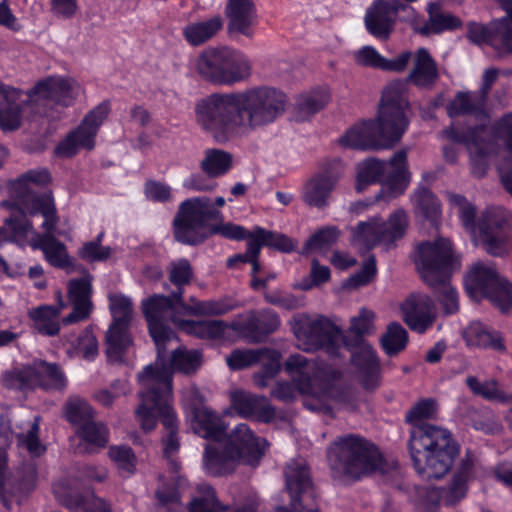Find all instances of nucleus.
I'll return each mask as SVG.
<instances>
[{
	"label": "nucleus",
	"instance_id": "nucleus-64",
	"mask_svg": "<svg viewBox=\"0 0 512 512\" xmlns=\"http://www.w3.org/2000/svg\"><path fill=\"white\" fill-rule=\"evenodd\" d=\"M200 168L209 178H217L224 174V150L207 149Z\"/></svg>",
	"mask_w": 512,
	"mask_h": 512
},
{
	"label": "nucleus",
	"instance_id": "nucleus-1",
	"mask_svg": "<svg viewBox=\"0 0 512 512\" xmlns=\"http://www.w3.org/2000/svg\"><path fill=\"white\" fill-rule=\"evenodd\" d=\"M436 412V401L423 398L405 416L406 423L412 426L408 450L413 467L426 481L441 479L448 474L460 453V446L449 430L423 422L432 419Z\"/></svg>",
	"mask_w": 512,
	"mask_h": 512
},
{
	"label": "nucleus",
	"instance_id": "nucleus-17",
	"mask_svg": "<svg viewBox=\"0 0 512 512\" xmlns=\"http://www.w3.org/2000/svg\"><path fill=\"white\" fill-rule=\"evenodd\" d=\"M506 17L495 19L489 25L469 22L467 38L475 44H487L506 53H512V0H499Z\"/></svg>",
	"mask_w": 512,
	"mask_h": 512
},
{
	"label": "nucleus",
	"instance_id": "nucleus-50",
	"mask_svg": "<svg viewBox=\"0 0 512 512\" xmlns=\"http://www.w3.org/2000/svg\"><path fill=\"white\" fill-rule=\"evenodd\" d=\"M382 241L385 244H393L402 239L409 225V219L403 208L393 211L386 221L379 218Z\"/></svg>",
	"mask_w": 512,
	"mask_h": 512
},
{
	"label": "nucleus",
	"instance_id": "nucleus-48",
	"mask_svg": "<svg viewBox=\"0 0 512 512\" xmlns=\"http://www.w3.org/2000/svg\"><path fill=\"white\" fill-rule=\"evenodd\" d=\"M428 16V21L419 30L420 34L425 36L453 31L462 26V21L458 17L442 13L433 3L429 5Z\"/></svg>",
	"mask_w": 512,
	"mask_h": 512
},
{
	"label": "nucleus",
	"instance_id": "nucleus-59",
	"mask_svg": "<svg viewBox=\"0 0 512 512\" xmlns=\"http://www.w3.org/2000/svg\"><path fill=\"white\" fill-rule=\"evenodd\" d=\"M408 343V332L398 322L388 324L381 338V345L388 356H395L403 351Z\"/></svg>",
	"mask_w": 512,
	"mask_h": 512
},
{
	"label": "nucleus",
	"instance_id": "nucleus-57",
	"mask_svg": "<svg viewBox=\"0 0 512 512\" xmlns=\"http://www.w3.org/2000/svg\"><path fill=\"white\" fill-rule=\"evenodd\" d=\"M63 410L66 421L75 429L93 420L95 416L92 406L81 398L68 399Z\"/></svg>",
	"mask_w": 512,
	"mask_h": 512
},
{
	"label": "nucleus",
	"instance_id": "nucleus-27",
	"mask_svg": "<svg viewBox=\"0 0 512 512\" xmlns=\"http://www.w3.org/2000/svg\"><path fill=\"white\" fill-rule=\"evenodd\" d=\"M195 115L197 123L217 142L224 141V94L214 93L199 100Z\"/></svg>",
	"mask_w": 512,
	"mask_h": 512
},
{
	"label": "nucleus",
	"instance_id": "nucleus-11",
	"mask_svg": "<svg viewBox=\"0 0 512 512\" xmlns=\"http://www.w3.org/2000/svg\"><path fill=\"white\" fill-rule=\"evenodd\" d=\"M2 381L5 388L21 392L36 389L62 392L68 386V378L60 364L41 359L31 365L6 371Z\"/></svg>",
	"mask_w": 512,
	"mask_h": 512
},
{
	"label": "nucleus",
	"instance_id": "nucleus-24",
	"mask_svg": "<svg viewBox=\"0 0 512 512\" xmlns=\"http://www.w3.org/2000/svg\"><path fill=\"white\" fill-rule=\"evenodd\" d=\"M400 310L404 323L419 334L425 333L436 320L434 302L426 294L409 295L401 304Z\"/></svg>",
	"mask_w": 512,
	"mask_h": 512
},
{
	"label": "nucleus",
	"instance_id": "nucleus-30",
	"mask_svg": "<svg viewBox=\"0 0 512 512\" xmlns=\"http://www.w3.org/2000/svg\"><path fill=\"white\" fill-rule=\"evenodd\" d=\"M339 181V175L331 170H324L314 174L305 184L302 200L317 209H324L329 205L333 190Z\"/></svg>",
	"mask_w": 512,
	"mask_h": 512
},
{
	"label": "nucleus",
	"instance_id": "nucleus-31",
	"mask_svg": "<svg viewBox=\"0 0 512 512\" xmlns=\"http://www.w3.org/2000/svg\"><path fill=\"white\" fill-rule=\"evenodd\" d=\"M56 229L34 232L30 246L43 252L46 261L53 267L66 269L72 265V260L63 242L55 237Z\"/></svg>",
	"mask_w": 512,
	"mask_h": 512
},
{
	"label": "nucleus",
	"instance_id": "nucleus-58",
	"mask_svg": "<svg viewBox=\"0 0 512 512\" xmlns=\"http://www.w3.org/2000/svg\"><path fill=\"white\" fill-rule=\"evenodd\" d=\"M202 364V353L198 350H187L185 347L175 349L170 358V365L174 371L184 374L195 373Z\"/></svg>",
	"mask_w": 512,
	"mask_h": 512
},
{
	"label": "nucleus",
	"instance_id": "nucleus-37",
	"mask_svg": "<svg viewBox=\"0 0 512 512\" xmlns=\"http://www.w3.org/2000/svg\"><path fill=\"white\" fill-rule=\"evenodd\" d=\"M196 71L205 81L224 84V46L204 49L196 59Z\"/></svg>",
	"mask_w": 512,
	"mask_h": 512
},
{
	"label": "nucleus",
	"instance_id": "nucleus-39",
	"mask_svg": "<svg viewBox=\"0 0 512 512\" xmlns=\"http://www.w3.org/2000/svg\"><path fill=\"white\" fill-rule=\"evenodd\" d=\"M330 101L326 87H315L295 98L293 113L297 122H304L324 109Z\"/></svg>",
	"mask_w": 512,
	"mask_h": 512
},
{
	"label": "nucleus",
	"instance_id": "nucleus-18",
	"mask_svg": "<svg viewBox=\"0 0 512 512\" xmlns=\"http://www.w3.org/2000/svg\"><path fill=\"white\" fill-rule=\"evenodd\" d=\"M266 446V440L256 436L246 423L237 424L229 434L226 432V462L237 459L255 468L259 466Z\"/></svg>",
	"mask_w": 512,
	"mask_h": 512
},
{
	"label": "nucleus",
	"instance_id": "nucleus-9",
	"mask_svg": "<svg viewBox=\"0 0 512 512\" xmlns=\"http://www.w3.org/2000/svg\"><path fill=\"white\" fill-rule=\"evenodd\" d=\"M459 209V218L466 230L479 233L484 250L492 256L503 257L508 253L512 240V216L499 208H486L477 218L475 205L460 194L450 197Z\"/></svg>",
	"mask_w": 512,
	"mask_h": 512
},
{
	"label": "nucleus",
	"instance_id": "nucleus-49",
	"mask_svg": "<svg viewBox=\"0 0 512 512\" xmlns=\"http://www.w3.org/2000/svg\"><path fill=\"white\" fill-rule=\"evenodd\" d=\"M261 351V366L253 374V383L259 388H264L280 372L282 356L278 350L272 348L263 347Z\"/></svg>",
	"mask_w": 512,
	"mask_h": 512
},
{
	"label": "nucleus",
	"instance_id": "nucleus-4",
	"mask_svg": "<svg viewBox=\"0 0 512 512\" xmlns=\"http://www.w3.org/2000/svg\"><path fill=\"white\" fill-rule=\"evenodd\" d=\"M140 403L135 411L141 428L150 432L160 420L167 434L161 438L163 457L170 459L180 449L179 420L172 407V377L165 368L147 365L138 374Z\"/></svg>",
	"mask_w": 512,
	"mask_h": 512
},
{
	"label": "nucleus",
	"instance_id": "nucleus-26",
	"mask_svg": "<svg viewBox=\"0 0 512 512\" xmlns=\"http://www.w3.org/2000/svg\"><path fill=\"white\" fill-rule=\"evenodd\" d=\"M6 463L0 453V503L7 510L12 508L14 501L27 496L36 487L37 471L34 467L25 470L17 478L6 477Z\"/></svg>",
	"mask_w": 512,
	"mask_h": 512
},
{
	"label": "nucleus",
	"instance_id": "nucleus-29",
	"mask_svg": "<svg viewBox=\"0 0 512 512\" xmlns=\"http://www.w3.org/2000/svg\"><path fill=\"white\" fill-rule=\"evenodd\" d=\"M231 408L243 418L269 423L275 417V408L264 396H257L245 391L231 393Z\"/></svg>",
	"mask_w": 512,
	"mask_h": 512
},
{
	"label": "nucleus",
	"instance_id": "nucleus-8",
	"mask_svg": "<svg viewBox=\"0 0 512 512\" xmlns=\"http://www.w3.org/2000/svg\"><path fill=\"white\" fill-rule=\"evenodd\" d=\"M327 459L332 477L339 480H361L385 464L378 446L355 434L338 437L327 449Z\"/></svg>",
	"mask_w": 512,
	"mask_h": 512
},
{
	"label": "nucleus",
	"instance_id": "nucleus-61",
	"mask_svg": "<svg viewBox=\"0 0 512 512\" xmlns=\"http://www.w3.org/2000/svg\"><path fill=\"white\" fill-rule=\"evenodd\" d=\"M340 236L336 226H325L316 230L305 242L303 253L328 249L334 245Z\"/></svg>",
	"mask_w": 512,
	"mask_h": 512
},
{
	"label": "nucleus",
	"instance_id": "nucleus-51",
	"mask_svg": "<svg viewBox=\"0 0 512 512\" xmlns=\"http://www.w3.org/2000/svg\"><path fill=\"white\" fill-rule=\"evenodd\" d=\"M415 211L432 225L441 215V205L436 195L427 187H419L413 195Z\"/></svg>",
	"mask_w": 512,
	"mask_h": 512
},
{
	"label": "nucleus",
	"instance_id": "nucleus-38",
	"mask_svg": "<svg viewBox=\"0 0 512 512\" xmlns=\"http://www.w3.org/2000/svg\"><path fill=\"white\" fill-rule=\"evenodd\" d=\"M410 58L411 53L405 51L393 59H387L372 46H364L355 54V60L359 65L393 72L404 71Z\"/></svg>",
	"mask_w": 512,
	"mask_h": 512
},
{
	"label": "nucleus",
	"instance_id": "nucleus-44",
	"mask_svg": "<svg viewBox=\"0 0 512 512\" xmlns=\"http://www.w3.org/2000/svg\"><path fill=\"white\" fill-rule=\"evenodd\" d=\"M486 102L478 95L472 100L470 92L459 91L454 99L446 106L447 115L455 118L464 115H474L477 118H487Z\"/></svg>",
	"mask_w": 512,
	"mask_h": 512
},
{
	"label": "nucleus",
	"instance_id": "nucleus-20",
	"mask_svg": "<svg viewBox=\"0 0 512 512\" xmlns=\"http://www.w3.org/2000/svg\"><path fill=\"white\" fill-rule=\"evenodd\" d=\"M52 490L59 504L69 512H112L111 505L94 491L74 488L67 479L54 483Z\"/></svg>",
	"mask_w": 512,
	"mask_h": 512
},
{
	"label": "nucleus",
	"instance_id": "nucleus-62",
	"mask_svg": "<svg viewBox=\"0 0 512 512\" xmlns=\"http://www.w3.org/2000/svg\"><path fill=\"white\" fill-rule=\"evenodd\" d=\"M261 348L234 349L226 357V365L233 371L243 370L261 362Z\"/></svg>",
	"mask_w": 512,
	"mask_h": 512
},
{
	"label": "nucleus",
	"instance_id": "nucleus-41",
	"mask_svg": "<svg viewBox=\"0 0 512 512\" xmlns=\"http://www.w3.org/2000/svg\"><path fill=\"white\" fill-rule=\"evenodd\" d=\"M222 28V18L214 16L203 21L188 23L183 27L182 35L191 47H199L210 41Z\"/></svg>",
	"mask_w": 512,
	"mask_h": 512
},
{
	"label": "nucleus",
	"instance_id": "nucleus-45",
	"mask_svg": "<svg viewBox=\"0 0 512 512\" xmlns=\"http://www.w3.org/2000/svg\"><path fill=\"white\" fill-rule=\"evenodd\" d=\"M387 172V163L377 158H368L357 166L355 189L363 192L370 185L381 184L382 178Z\"/></svg>",
	"mask_w": 512,
	"mask_h": 512
},
{
	"label": "nucleus",
	"instance_id": "nucleus-32",
	"mask_svg": "<svg viewBox=\"0 0 512 512\" xmlns=\"http://www.w3.org/2000/svg\"><path fill=\"white\" fill-rule=\"evenodd\" d=\"M23 199L19 203L27 215L43 217L41 228L43 231L56 229L59 222V216L51 191L43 193H28L26 195H19Z\"/></svg>",
	"mask_w": 512,
	"mask_h": 512
},
{
	"label": "nucleus",
	"instance_id": "nucleus-55",
	"mask_svg": "<svg viewBox=\"0 0 512 512\" xmlns=\"http://www.w3.org/2000/svg\"><path fill=\"white\" fill-rule=\"evenodd\" d=\"M465 339L469 346L492 349L498 352L506 349L504 340L498 332L488 331L481 326L470 327L465 333Z\"/></svg>",
	"mask_w": 512,
	"mask_h": 512
},
{
	"label": "nucleus",
	"instance_id": "nucleus-12",
	"mask_svg": "<svg viewBox=\"0 0 512 512\" xmlns=\"http://www.w3.org/2000/svg\"><path fill=\"white\" fill-rule=\"evenodd\" d=\"M110 112L111 102L108 99L89 110L78 126L70 130L54 147V155L62 159H71L81 150L92 151L99 130Z\"/></svg>",
	"mask_w": 512,
	"mask_h": 512
},
{
	"label": "nucleus",
	"instance_id": "nucleus-60",
	"mask_svg": "<svg viewBox=\"0 0 512 512\" xmlns=\"http://www.w3.org/2000/svg\"><path fill=\"white\" fill-rule=\"evenodd\" d=\"M353 241L366 249H372L383 243L379 218H372L367 222H359L353 229Z\"/></svg>",
	"mask_w": 512,
	"mask_h": 512
},
{
	"label": "nucleus",
	"instance_id": "nucleus-19",
	"mask_svg": "<svg viewBox=\"0 0 512 512\" xmlns=\"http://www.w3.org/2000/svg\"><path fill=\"white\" fill-rule=\"evenodd\" d=\"M400 12H414L401 0H375L366 9L364 24L367 32L379 40H388L394 30Z\"/></svg>",
	"mask_w": 512,
	"mask_h": 512
},
{
	"label": "nucleus",
	"instance_id": "nucleus-56",
	"mask_svg": "<svg viewBox=\"0 0 512 512\" xmlns=\"http://www.w3.org/2000/svg\"><path fill=\"white\" fill-rule=\"evenodd\" d=\"M108 456L121 476L130 477L135 474L137 457L130 446L111 445L108 449Z\"/></svg>",
	"mask_w": 512,
	"mask_h": 512
},
{
	"label": "nucleus",
	"instance_id": "nucleus-63",
	"mask_svg": "<svg viewBox=\"0 0 512 512\" xmlns=\"http://www.w3.org/2000/svg\"><path fill=\"white\" fill-rule=\"evenodd\" d=\"M39 423L36 418L26 434L17 435L18 444L25 447L30 455L40 457L46 452V446L41 444L39 439Z\"/></svg>",
	"mask_w": 512,
	"mask_h": 512
},
{
	"label": "nucleus",
	"instance_id": "nucleus-14",
	"mask_svg": "<svg viewBox=\"0 0 512 512\" xmlns=\"http://www.w3.org/2000/svg\"><path fill=\"white\" fill-rule=\"evenodd\" d=\"M486 130L487 124L482 123L468 126L465 129L451 125L443 131L448 140L467 147L471 173L477 178L486 175L491 157L496 156L500 150V145H496L492 141H484Z\"/></svg>",
	"mask_w": 512,
	"mask_h": 512
},
{
	"label": "nucleus",
	"instance_id": "nucleus-7",
	"mask_svg": "<svg viewBox=\"0 0 512 512\" xmlns=\"http://www.w3.org/2000/svg\"><path fill=\"white\" fill-rule=\"evenodd\" d=\"M287 103V95L271 86L226 93V127L232 123L250 129L267 126L285 112Z\"/></svg>",
	"mask_w": 512,
	"mask_h": 512
},
{
	"label": "nucleus",
	"instance_id": "nucleus-5",
	"mask_svg": "<svg viewBox=\"0 0 512 512\" xmlns=\"http://www.w3.org/2000/svg\"><path fill=\"white\" fill-rule=\"evenodd\" d=\"M413 261L423 282L438 294L437 300L444 313L455 314L459 309V297L450 280L459 269L460 261L453 252L451 241L437 237L433 241L421 242Z\"/></svg>",
	"mask_w": 512,
	"mask_h": 512
},
{
	"label": "nucleus",
	"instance_id": "nucleus-6",
	"mask_svg": "<svg viewBox=\"0 0 512 512\" xmlns=\"http://www.w3.org/2000/svg\"><path fill=\"white\" fill-rule=\"evenodd\" d=\"M224 197L211 200L206 196L183 200L172 220L174 240L186 246H199L214 235H224V220L219 208Z\"/></svg>",
	"mask_w": 512,
	"mask_h": 512
},
{
	"label": "nucleus",
	"instance_id": "nucleus-46",
	"mask_svg": "<svg viewBox=\"0 0 512 512\" xmlns=\"http://www.w3.org/2000/svg\"><path fill=\"white\" fill-rule=\"evenodd\" d=\"M60 309L52 305H41L29 312L34 329L43 336H56L60 332L58 316Z\"/></svg>",
	"mask_w": 512,
	"mask_h": 512
},
{
	"label": "nucleus",
	"instance_id": "nucleus-21",
	"mask_svg": "<svg viewBox=\"0 0 512 512\" xmlns=\"http://www.w3.org/2000/svg\"><path fill=\"white\" fill-rule=\"evenodd\" d=\"M77 99V93L70 79L61 76H48L38 80L26 91V103L36 105L39 100H47L62 107H70Z\"/></svg>",
	"mask_w": 512,
	"mask_h": 512
},
{
	"label": "nucleus",
	"instance_id": "nucleus-34",
	"mask_svg": "<svg viewBox=\"0 0 512 512\" xmlns=\"http://www.w3.org/2000/svg\"><path fill=\"white\" fill-rule=\"evenodd\" d=\"M351 363L357 372V378L366 391H375L381 383L380 360L372 349L355 352L351 356Z\"/></svg>",
	"mask_w": 512,
	"mask_h": 512
},
{
	"label": "nucleus",
	"instance_id": "nucleus-23",
	"mask_svg": "<svg viewBox=\"0 0 512 512\" xmlns=\"http://www.w3.org/2000/svg\"><path fill=\"white\" fill-rule=\"evenodd\" d=\"M93 277L86 273L79 278H72L67 283V296L72 304V311L62 319L64 325L87 320L93 311Z\"/></svg>",
	"mask_w": 512,
	"mask_h": 512
},
{
	"label": "nucleus",
	"instance_id": "nucleus-10",
	"mask_svg": "<svg viewBox=\"0 0 512 512\" xmlns=\"http://www.w3.org/2000/svg\"><path fill=\"white\" fill-rule=\"evenodd\" d=\"M464 289L474 301L487 299L502 314L512 311V282L501 276L496 267L482 262L472 266L464 277Z\"/></svg>",
	"mask_w": 512,
	"mask_h": 512
},
{
	"label": "nucleus",
	"instance_id": "nucleus-28",
	"mask_svg": "<svg viewBox=\"0 0 512 512\" xmlns=\"http://www.w3.org/2000/svg\"><path fill=\"white\" fill-rule=\"evenodd\" d=\"M285 487L290 495V505L292 509L286 506H277L275 512H294L302 510V494L306 493L312 487L309 467L297 460H291L284 468Z\"/></svg>",
	"mask_w": 512,
	"mask_h": 512
},
{
	"label": "nucleus",
	"instance_id": "nucleus-15",
	"mask_svg": "<svg viewBox=\"0 0 512 512\" xmlns=\"http://www.w3.org/2000/svg\"><path fill=\"white\" fill-rule=\"evenodd\" d=\"M293 331L308 350H324L331 356H337L342 345H349L340 327L325 316L315 320L295 318Z\"/></svg>",
	"mask_w": 512,
	"mask_h": 512
},
{
	"label": "nucleus",
	"instance_id": "nucleus-54",
	"mask_svg": "<svg viewBox=\"0 0 512 512\" xmlns=\"http://www.w3.org/2000/svg\"><path fill=\"white\" fill-rule=\"evenodd\" d=\"M52 176L47 168L29 169L10 182V190L16 195L30 193V185L44 187L51 183Z\"/></svg>",
	"mask_w": 512,
	"mask_h": 512
},
{
	"label": "nucleus",
	"instance_id": "nucleus-33",
	"mask_svg": "<svg viewBox=\"0 0 512 512\" xmlns=\"http://www.w3.org/2000/svg\"><path fill=\"white\" fill-rule=\"evenodd\" d=\"M179 313L167 314L166 323L173 330L174 325L179 331L199 339H217L224 337V320H190L181 319Z\"/></svg>",
	"mask_w": 512,
	"mask_h": 512
},
{
	"label": "nucleus",
	"instance_id": "nucleus-47",
	"mask_svg": "<svg viewBox=\"0 0 512 512\" xmlns=\"http://www.w3.org/2000/svg\"><path fill=\"white\" fill-rule=\"evenodd\" d=\"M251 71L252 65L247 56L226 46V85L247 80L251 76Z\"/></svg>",
	"mask_w": 512,
	"mask_h": 512
},
{
	"label": "nucleus",
	"instance_id": "nucleus-53",
	"mask_svg": "<svg viewBox=\"0 0 512 512\" xmlns=\"http://www.w3.org/2000/svg\"><path fill=\"white\" fill-rule=\"evenodd\" d=\"M253 242L258 243L261 249L267 247L281 253H291L296 249V242L291 237L258 225Z\"/></svg>",
	"mask_w": 512,
	"mask_h": 512
},
{
	"label": "nucleus",
	"instance_id": "nucleus-36",
	"mask_svg": "<svg viewBox=\"0 0 512 512\" xmlns=\"http://www.w3.org/2000/svg\"><path fill=\"white\" fill-rule=\"evenodd\" d=\"M473 468L474 462L468 456L460 461L450 483L442 491L446 506H454L466 497L469 481L473 478Z\"/></svg>",
	"mask_w": 512,
	"mask_h": 512
},
{
	"label": "nucleus",
	"instance_id": "nucleus-43",
	"mask_svg": "<svg viewBox=\"0 0 512 512\" xmlns=\"http://www.w3.org/2000/svg\"><path fill=\"white\" fill-rule=\"evenodd\" d=\"M411 182V173L403 170H389L382 178L381 188L375 195V202H390L403 195Z\"/></svg>",
	"mask_w": 512,
	"mask_h": 512
},
{
	"label": "nucleus",
	"instance_id": "nucleus-35",
	"mask_svg": "<svg viewBox=\"0 0 512 512\" xmlns=\"http://www.w3.org/2000/svg\"><path fill=\"white\" fill-rule=\"evenodd\" d=\"M256 14L253 0H229L226 5V16L229 18L228 37L235 33L252 37V24Z\"/></svg>",
	"mask_w": 512,
	"mask_h": 512
},
{
	"label": "nucleus",
	"instance_id": "nucleus-16",
	"mask_svg": "<svg viewBox=\"0 0 512 512\" xmlns=\"http://www.w3.org/2000/svg\"><path fill=\"white\" fill-rule=\"evenodd\" d=\"M281 325L278 313L271 308L249 310L236 315L226 329H231L248 342L262 343Z\"/></svg>",
	"mask_w": 512,
	"mask_h": 512
},
{
	"label": "nucleus",
	"instance_id": "nucleus-13",
	"mask_svg": "<svg viewBox=\"0 0 512 512\" xmlns=\"http://www.w3.org/2000/svg\"><path fill=\"white\" fill-rule=\"evenodd\" d=\"M109 309L112 322L105 337L106 356L109 361L123 363L128 349L133 345L130 332L133 319V303L123 294L109 297Z\"/></svg>",
	"mask_w": 512,
	"mask_h": 512
},
{
	"label": "nucleus",
	"instance_id": "nucleus-2",
	"mask_svg": "<svg viewBox=\"0 0 512 512\" xmlns=\"http://www.w3.org/2000/svg\"><path fill=\"white\" fill-rule=\"evenodd\" d=\"M169 281L176 290L169 295L153 294L141 303L142 313L147 323L149 336L157 349V358L163 359L167 353V344L177 339L174 330L166 323L167 314L173 312L188 316L221 315L224 313V300L199 301L190 298L192 304L184 301V286L193 278V268L186 258L173 261L168 269Z\"/></svg>",
	"mask_w": 512,
	"mask_h": 512
},
{
	"label": "nucleus",
	"instance_id": "nucleus-22",
	"mask_svg": "<svg viewBox=\"0 0 512 512\" xmlns=\"http://www.w3.org/2000/svg\"><path fill=\"white\" fill-rule=\"evenodd\" d=\"M193 431L207 440L224 442V424L213 410L204 406L202 398L194 396L184 404Z\"/></svg>",
	"mask_w": 512,
	"mask_h": 512
},
{
	"label": "nucleus",
	"instance_id": "nucleus-3",
	"mask_svg": "<svg viewBox=\"0 0 512 512\" xmlns=\"http://www.w3.org/2000/svg\"><path fill=\"white\" fill-rule=\"evenodd\" d=\"M410 101L406 86L400 81L387 84L381 94L377 117L363 120L349 128L339 139L345 148L381 150L394 147L410 125Z\"/></svg>",
	"mask_w": 512,
	"mask_h": 512
},
{
	"label": "nucleus",
	"instance_id": "nucleus-42",
	"mask_svg": "<svg viewBox=\"0 0 512 512\" xmlns=\"http://www.w3.org/2000/svg\"><path fill=\"white\" fill-rule=\"evenodd\" d=\"M3 204L10 209V215L4 221L5 239L3 242L25 238L33 230V224L28 219L26 211L16 202L4 201Z\"/></svg>",
	"mask_w": 512,
	"mask_h": 512
},
{
	"label": "nucleus",
	"instance_id": "nucleus-52",
	"mask_svg": "<svg viewBox=\"0 0 512 512\" xmlns=\"http://www.w3.org/2000/svg\"><path fill=\"white\" fill-rule=\"evenodd\" d=\"M77 437L90 449H103L110 438L109 429L102 422L91 420L75 429Z\"/></svg>",
	"mask_w": 512,
	"mask_h": 512
},
{
	"label": "nucleus",
	"instance_id": "nucleus-40",
	"mask_svg": "<svg viewBox=\"0 0 512 512\" xmlns=\"http://www.w3.org/2000/svg\"><path fill=\"white\" fill-rule=\"evenodd\" d=\"M438 77L436 61L426 48H419L415 53L414 67L408 75V81L423 88L433 85Z\"/></svg>",
	"mask_w": 512,
	"mask_h": 512
},
{
	"label": "nucleus",
	"instance_id": "nucleus-25",
	"mask_svg": "<svg viewBox=\"0 0 512 512\" xmlns=\"http://www.w3.org/2000/svg\"><path fill=\"white\" fill-rule=\"evenodd\" d=\"M0 97V129L16 131L21 126L24 109L35 105L26 103V91L9 85L0 89Z\"/></svg>",
	"mask_w": 512,
	"mask_h": 512
}]
</instances>
